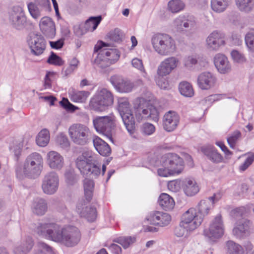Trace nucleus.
Listing matches in <instances>:
<instances>
[{
	"label": "nucleus",
	"mask_w": 254,
	"mask_h": 254,
	"mask_svg": "<svg viewBox=\"0 0 254 254\" xmlns=\"http://www.w3.org/2000/svg\"><path fill=\"white\" fill-rule=\"evenodd\" d=\"M76 165L83 175L97 178L101 173V163L90 151H84L77 157Z\"/></svg>",
	"instance_id": "1"
},
{
	"label": "nucleus",
	"mask_w": 254,
	"mask_h": 254,
	"mask_svg": "<svg viewBox=\"0 0 254 254\" xmlns=\"http://www.w3.org/2000/svg\"><path fill=\"white\" fill-rule=\"evenodd\" d=\"M33 2L41 7L43 10H47L50 7L49 0H34Z\"/></svg>",
	"instance_id": "63"
},
{
	"label": "nucleus",
	"mask_w": 254,
	"mask_h": 254,
	"mask_svg": "<svg viewBox=\"0 0 254 254\" xmlns=\"http://www.w3.org/2000/svg\"><path fill=\"white\" fill-rule=\"evenodd\" d=\"M230 4L229 0H211V8L216 13L224 12Z\"/></svg>",
	"instance_id": "37"
},
{
	"label": "nucleus",
	"mask_w": 254,
	"mask_h": 254,
	"mask_svg": "<svg viewBox=\"0 0 254 254\" xmlns=\"http://www.w3.org/2000/svg\"><path fill=\"white\" fill-rule=\"evenodd\" d=\"M216 82V77L210 72H203L197 77V85L202 90L210 89L215 86Z\"/></svg>",
	"instance_id": "23"
},
{
	"label": "nucleus",
	"mask_w": 254,
	"mask_h": 254,
	"mask_svg": "<svg viewBox=\"0 0 254 254\" xmlns=\"http://www.w3.org/2000/svg\"><path fill=\"white\" fill-rule=\"evenodd\" d=\"M102 20L101 16L91 17L88 19L83 24L82 30L87 31H93L95 30Z\"/></svg>",
	"instance_id": "38"
},
{
	"label": "nucleus",
	"mask_w": 254,
	"mask_h": 254,
	"mask_svg": "<svg viewBox=\"0 0 254 254\" xmlns=\"http://www.w3.org/2000/svg\"><path fill=\"white\" fill-rule=\"evenodd\" d=\"M108 46L109 44L102 41L98 42L94 47V54L100 51L101 55L105 56L113 64L119 60L120 53L116 49H104V47Z\"/></svg>",
	"instance_id": "20"
},
{
	"label": "nucleus",
	"mask_w": 254,
	"mask_h": 254,
	"mask_svg": "<svg viewBox=\"0 0 254 254\" xmlns=\"http://www.w3.org/2000/svg\"><path fill=\"white\" fill-rule=\"evenodd\" d=\"M179 121V118L178 115L175 112L169 111L164 116V128L167 131H172L176 128Z\"/></svg>",
	"instance_id": "27"
},
{
	"label": "nucleus",
	"mask_w": 254,
	"mask_h": 254,
	"mask_svg": "<svg viewBox=\"0 0 254 254\" xmlns=\"http://www.w3.org/2000/svg\"><path fill=\"white\" fill-rule=\"evenodd\" d=\"M64 176L66 183L69 185H73L76 182V176L73 169L66 170Z\"/></svg>",
	"instance_id": "55"
},
{
	"label": "nucleus",
	"mask_w": 254,
	"mask_h": 254,
	"mask_svg": "<svg viewBox=\"0 0 254 254\" xmlns=\"http://www.w3.org/2000/svg\"><path fill=\"white\" fill-rule=\"evenodd\" d=\"M135 117L138 122L144 120L157 122L159 113L156 108L143 98H137L134 103Z\"/></svg>",
	"instance_id": "3"
},
{
	"label": "nucleus",
	"mask_w": 254,
	"mask_h": 254,
	"mask_svg": "<svg viewBox=\"0 0 254 254\" xmlns=\"http://www.w3.org/2000/svg\"><path fill=\"white\" fill-rule=\"evenodd\" d=\"M201 150L208 158L214 163H218L223 160L222 155L213 148L204 147L202 148Z\"/></svg>",
	"instance_id": "35"
},
{
	"label": "nucleus",
	"mask_w": 254,
	"mask_h": 254,
	"mask_svg": "<svg viewBox=\"0 0 254 254\" xmlns=\"http://www.w3.org/2000/svg\"><path fill=\"white\" fill-rule=\"evenodd\" d=\"M56 142L61 148L64 149L69 147L70 145L67 136L63 133L60 134L57 136Z\"/></svg>",
	"instance_id": "53"
},
{
	"label": "nucleus",
	"mask_w": 254,
	"mask_h": 254,
	"mask_svg": "<svg viewBox=\"0 0 254 254\" xmlns=\"http://www.w3.org/2000/svg\"><path fill=\"white\" fill-rule=\"evenodd\" d=\"M33 242L31 238H28L20 246L14 250V254H27L32 248Z\"/></svg>",
	"instance_id": "39"
},
{
	"label": "nucleus",
	"mask_w": 254,
	"mask_h": 254,
	"mask_svg": "<svg viewBox=\"0 0 254 254\" xmlns=\"http://www.w3.org/2000/svg\"><path fill=\"white\" fill-rule=\"evenodd\" d=\"M254 161V154H252L251 156L248 157L244 163L240 166V169L242 171L246 170L248 168V167L252 164Z\"/></svg>",
	"instance_id": "64"
},
{
	"label": "nucleus",
	"mask_w": 254,
	"mask_h": 254,
	"mask_svg": "<svg viewBox=\"0 0 254 254\" xmlns=\"http://www.w3.org/2000/svg\"><path fill=\"white\" fill-rule=\"evenodd\" d=\"M84 195L82 198L86 199V202H90L93 197L94 189V182L92 179L85 178L83 181Z\"/></svg>",
	"instance_id": "33"
},
{
	"label": "nucleus",
	"mask_w": 254,
	"mask_h": 254,
	"mask_svg": "<svg viewBox=\"0 0 254 254\" xmlns=\"http://www.w3.org/2000/svg\"><path fill=\"white\" fill-rule=\"evenodd\" d=\"M37 247V250L34 254H54L53 248L43 242H39Z\"/></svg>",
	"instance_id": "46"
},
{
	"label": "nucleus",
	"mask_w": 254,
	"mask_h": 254,
	"mask_svg": "<svg viewBox=\"0 0 254 254\" xmlns=\"http://www.w3.org/2000/svg\"><path fill=\"white\" fill-rule=\"evenodd\" d=\"M8 20L12 27L22 30L27 25V17L23 8L19 6H13L9 12Z\"/></svg>",
	"instance_id": "10"
},
{
	"label": "nucleus",
	"mask_w": 254,
	"mask_h": 254,
	"mask_svg": "<svg viewBox=\"0 0 254 254\" xmlns=\"http://www.w3.org/2000/svg\"><path fill=\"white\" fill-rule=\"evenodd\" d=\"M50 140V134L49 131L44 129L42 130L39 133L36 138V143L39 146H46Z\"/></svg>",
	"instance_id": "42"
},
{
	"label": "nucleus",
	"mask_w": 254,
	"mask_h": 254,
	"mask_svg": "<svg viewBox=\"0 0 254 254\" xmlns=\"http://www.w3.org/2000/svg\"><path fill=\"white\" fill-rule=\"evenodd\" d=\"M224 228L221 215L216 216L211 223L209 228L205 229L203 234L209 239H218L224 234Z\"/></svg>",
	"instance_id": "14"
},
{
	"label": "nucleus",
	"mask_w": 254,
	"mask_h": 254,
	"mask_svg": "<svg viewBox=\"0 0 254 254\" xmlns=\"http://www.w3.org/2000/svg\"><path fill=\"white\" fill-rule=\"evenodd\" d=\"M193 225H190V226L189 225L186 226L185 224H182V222H181L180 225L175 228L174 234L177 237H183L185 235L186 232L193 231Z\"/></svg>",
	"instance_id": "49"
},
{
	"label": "nucleus",
	"mask_w": 254,
	"mask_h": 254,
	"mask_svg": "<svg viewBox=\"0 0 254 254\" xmlns=\"http://www.w3.org/2000/svg\"><path fill=\"white\" fill-rule=\"evenodd\" d=\"M181 222L186 226L194 225L193 230H195L201 224L202 219L201 217L198 216L195 208H190L183 214Z\"/></svg>",
	"instance_id": "21"
},
{
	"label": "nucleus",
	"mask_w": 254,
	"mask_h": 254,
	"mask_svg": "<svg viewBox=\"0 0 254 254\" xmlns=\"http://www.w3.org/2000/svg\"><path fill=\"white\" fill-rule=\"evenodd\" d=\"M151 43L155 51L161 56H167L173 53L176 49L174 40L169 35L158 34L154 35Z\"/></svg>",
	"instance_id": "4"
},
{
	"label": "nucleus",
	"mask_w": 254,
	"mask_h": 254,
	"mask_svg": "<svg viewBox=\"0 0 254 254\" xmlns=\"http://www.w3.org/2000/svg\"><path fill=\"white\" fill-rule=\"evenodd\" d=\"M206 42L209 49L217 50L225 44L224 35L220 32L214 31L208 36Z\"/></svg>",
	"instance_id": "26"
},
{
	"label": "nucleus",
	"mask_w": 254,
	"mask_h": 254,
	"mask_svg": "<svg viewBox=\"0 0 254 254\" xmlns=\"http://www.w3.org/2000/svg\"><path fill=\"white\" fill-rule=\"evenodd\" d=\"M59 185V178L58 174L54 171H51L44 176L42 181V189L45 194L52 195L57 191Z\"/></svg>",
	"instance_id": "13"
},
{
	"label": "nucleus",
	"mask_w": 254,
	"mask_h": 254,
	"mask_svg": "<svg viewBox=\"0 0 254 254\" xmlns=\"http://www.w3.org/2000/svg\"><path fill=\"white\" fill-rule=\"evenodd\" d=\"M245 41L249 49L252 51H254V33H247L245 36Z\"/></svg>",
	"instance_id": "62"
},
{
	"label": "nucleus",
	"mask_w": 254,
	"mask_h": 254,
	"mask_svg": "<svg viewBox=\"0 0 254 254\" xmlns=\"http://www.w3.org/2000/svg\"><path fill=\"white\" fill-rule=\"evenodd\" d=\"M68 132L71 140L76 144L84 145L90 140L89 128L84 125L76 124L72 125L68 129Z\"/></svg>",
	"instance_id": "8"
},
{
	"label": "nucleus",
	"mask_w": 254,
	"mask_h": 254,
	"mask_svg": "<svg viewBox=\"0 0 254 254\" xmlns=\"http://www.w3.org/2000/svg\"><path fill=\"white\" fill-rule=\"evenodd\" d=\"M47 163L51 169L60 170L64 165V159L58 152L51 151L47 154Z\"/></svg>",
	"instance_id": "24"
},
{
	"label": "nucleus",
	"mask_w": 254,
	"mask_h": 254,
	"mask_svg": "<svg viewBox=\"0 0 254 254\" xmlns=\"http://www.w3.org/2000/svg\"><path fill=\"white\" fill-rule=\"evenodd\" d=\"M27 7L31 16L34 19H38L42 15V13L44 10L33 2L28 3Z\"/></svg>",
	"instance_id": "44"
},
{
	"label": "nucleus",
	"mask_w": 254,
	"mask_h": 254,
	"mask_svg": "<svg viewBox=\"0 0 254 254\" xmlns=\"http://www.w3.org/2000/svg\"><path fill=\"white\" fill-rule=\"evenodd\" d=\"M31 53L34 55H41L46 48V41L44 37L38 33H31L27 40Z\"/></svg>",
	"instance_id": "15"
},
{
	"label": "nucleus",
	"mask_w": 254,
	"mask_h": 254,
	"mask_svg": "<svg viewBox=\"0 0 254 254\" xmlns=\"http://www.w3.org/2000/svg\"><path fill=\"white\" fill-rule=\"evenodd\" d=\"M196 23L194 17L189 14L180 15L174 21V26L179 32L191 30L194 28Z\"/></svg>",
	"instance_id": "18"
},
{
	"label": "nucleus",
	"mask_w": 254,
	"mask_h": 254,
	"mask_svg": "<svg viewBox=\"0 0 254 254\" xmlns=\"http://www.w3.org/2000/svg\"><path fill=\"white\" fill-rule=\"evenodd\" d=\"M241 133L240 131L236 130L227 138V141L231 148H234L236 142L241 137Z\"/></svg>",
	"instance_id": "59"
},
{
	"label": "nucleus",
	"mask_w": 254,
	"mask_h": 254,
	"mask_svg": "<svg viewBox=\"0 0 254 254\" xmlns=\"http://www.w3.org/2000/svg\"><path fill=\"white\" fill-rule=\"evenodd\" d=\"M213 207L212 204L208 199L201 200L199 202L197 206V214L199 217H201L202 221Z\"/></svg>",
	"instance_id": "32"
},
{
	"label": "nucleus",
	"mask_w": 254,
	"mask_h": 254,
	"mask_svg": "<svg viewBox=\"0 0 254 254\" xmlns=\"http://www.w3.org/2000/svg\"><path fill=\"white\" fill-rule=\"evenodd\" d=\"M179 91L182 95L187 97H191L194 95L192 86L187 81H183L180 83Z\"/></svg>",
	"instance_id": "43"
},
{
	"label": "nucleus",
	"mask_w": 254,
	"mask_h": 254,
	"mask_svg": "<svg viewBox=\"0 0 254 254\" xmlns=\"http://www.w3.org/2000/svg\"><path fill=\"white\" fill-rule=\"evenodd\" d=\"M183 186V182L180 180H175L169 181L168 183V189L172 192H178Z\"/></svg>",
	"instance_id": "52"
},
{
	"label": "nucleus",
	"mask_w": 254,
	"mask_h": 254,
	"mask_svg": "<svg viewBox=\"0 0 254 254\" xmlns=\"http://www.w3.org/2000/svg\"><path fill=\"white\" fill-rule=\"evenodd\" d=\"M43 158L38 153H33L26 158L23 169L21 168L16 169V175L20 179L24 177L35 179L38 177L42 168Z\"/></svg>",
	"instance_id": "2"
},
{
	"label": "nucleus",
	"mask_w": 254,
	"mask_h": 254,
	"mask_svg": "<svg viewBox=\"0 0 254 254\" xmlns=\"http://www.w3.org/2000/svg\"><path fill=\"white\" fill-rule=\"evenodd\" d=\"M47 62L50 64L59 66L63 65L64 63L62 58L57 56L53 52H51V54L49 56Z\"/></svg>",
	"instance_id": "57"
},
{
	"label": "nucleus",
	"mask_w": 254,
	"mask_h": 254,
	"mask_svg": "<svg viewBox=\"0 0 254 254\" xmlns=\"http://www.w3.org/2000/svg\"><path fill=\"white\" fill-rule=\"evenodd\" d=\"M158 202L160 206L166 211L172 210L175 205L173 198L167 193H162L160 195Z\"/></svg>",
	"instance_id": "34"
},
{
	"label": "nucleus",
	"mask_w": 254,
	"mask_h": 254,
	"mask_svg": "<svg viewBox=\"0 0 254 254\" xmlns=\"http://www.w3.org/2000/svg\"><path fill=\"white\" fill-rule=\"evenodd\" d=\"M168 6L172 12L177 13L184 9L185 4L181 0H171L168 2Z\"/></svg>",
	"instance_id": "48"
},
{
	"label": "nucleus",
	"mask_w": 254,
	"mask_h": 254,
	"mask_svg": "<svg viewBox=\"0 0 254 254\" xmlns=\"http://www.w3.org/2000/svg\"><path fill=\"white\" fill-rule=\"evenodd\" d=\"M110 80L116 90L121 93H129L134 88V83L118 75L112 76Z\"/></svg>",
	"instance_id": "17"
},
{
	"label": "nucleus",
	"mask_w": 254,
	"mask_h": 254,
	"mask_svg": "<svg viewBox=\"0 0 254 254\" xmlns=\"http://www.w3.org/2000/svg\"><path fill=\"white\" fill-rule=\"evenodd\" d=\"M179 63V60L175 57L165 59L158 66L157 75L162 77L169 75L178 66Z\"/></svg>",
	"instance_id": "19"
},
{
	"label": "nucleus",
	"mask_w": 254,
	"mask_h": 254,
	"mask_svg": "<svg viewBox=\"0 0 254 254\" xmlns=\"http://www.w3.org/2000/svg\"><path fill=\"white\" fill-rule=\"evenodd\" d=\"M183 188L186 194L192 196L199 191V187L193 179H186L183 181Z\"/></svg>",
	"instance_id": "31"
},
{
	"label": "nucleus",
	"mask_w": 254,
	"mask_h": 254,
	"mask_svg": "<svg viewBox=\"0 0 254 254\" xmlns=\"http://www.w3.org/2000/svg\"><path fill=\"white\" fill-rule=\"evenodd\" d=\"M108 36L110 40L117 43H121L124 38V34L121 29L117 28L110 31L108 33Z\"/></svg>",
	"instance_id": "47"
},
{
	"label": "nucleus",
	"mask_w": 254,
	"mask_h": 254,
	"mask_svg": "<svg viewBox=\"0 0 254 254\" xmlns=\"http://www.w3.org/2000/svg\"><path fill=\"white\" fill-rule=\"evenodd\" d=\"M39 26L43 33L49 38H53L56 35V28L54 21L49 17L41 18Z\"/></svg>",
	"instance_id": "25"
},
{
	"label": "nucleus",
	"mask_w": 254,
	"mask_h": 254,
	"mask_svg": "<svg viewBox=\"0 0 254 254\" xmlns=\"http://www.w3.org/2000/svg\"><path fill=\"white\" fill-rule=\"evenodd\" d=\"M63 229L60 225L54 223H40L37 226L36 232L39 235L60 243L63 235Z\"/></svg>",
	"instance_id": "9"
},
{
	"label": "nucleus",
	"mask_w": 254,
	"mask_h": 254,
	"mask_svg": "<svg viewBox=\"0 0 254 254\" xmlns=\"http://www.w3.org/2000/svg\"><path fill=\"white\" fill-rule=\"evenodd\" d=\"M214 63L217 70L221 73L229 72L231 69V66L227 58L223 54H216L214 58Z\"/></svg>",
	"instance_id": "28"
},
{
	"label": "nucleus",
	"mask_w": 254,
	"mask_h": 254,
	"mask_svg": "<svg viewBox=\"0 0 254 254\" xmlns=\"http://www.w3.org/2000/svg\"><path fill=\"white\" fill-rule=\"evenodd\" d=\"M251 222L247 219L240 220L237 226L233 229V234L239 238H243L248 234Z\"/></svg>",
	"instance_id": "29"
},
{
	"label": "nucleus",
	"mask_w": 254,
	"mask_h": 254,
	"mask_svg": "<svg viewBox=\"0 0 254 254\" xmlns=\"http://www.w3.org/2000/svg\"><path fill=\"white\" fill-rule=\"evenodd\" d=\"M93 142L95 148L100 154L104 156H108L110 155L111 149L104 140L96 136L93 139Z\"/></svg>",
	"instance_id": "30"
},
{
	"label": "nucleus",
	"mask_w": 254,
	"mask_h": 254,
	"mask_svg": "<svg viewBox=\"0 0 254 254\" xmlns=\"http://www.w3.org/2000/svg\"><path fill=\"white\" fill-rule=\"evenodd\" d=\"M146 219L150 224L164 227L169 224L171 218L168 213L157 211L150 214Z\"/></svg>",
	"instance_id": "22"
},
{
	"label": "nucleus",
	"mask_w": 254,
	"mask_h": 254,
	"mask_svg": "<svg viewBox=\"0 0 254 254\" xmlns=\"http://www.w3.org/2000/svg\"><path fill=\"white\" fill-rule=\"evenodd\" d=\"M239 9L245 12H250L254 7V0H235Z\"/></svg>",
	"instance_id": "41"
},
{
	"label": "nucleus",
	"mask_w": 254,
	"mask_h": 254,
	"mask_svg": "<svg viewBox=\"0 0 254 254\" xmlns=\"http://www.w3.org/2000/svg\"><path fill=\"white\" fill-rule=\"evenodd\" d=\"M96 58L94 60V63L98 65V66L102 69L109 66L112 64L105 56L101 55V52L99 51L96 54Z\"/></svg>",
	"instance_id": "45"
},
{
	"label": "nucleus",
	"mask_w": 254,
	"mask_h": 254,
	"mask_svg": "<svg viewBox=\"0 0 254 254\" xmlns=\"http://www.w3.org/2000/svg\"><path fill=\"white\" fill-rule=\"evenodd\" d=\"M93 122L97 131L102 133L113 142L112 135L115 127V118L110 116H99L96 117Z\"/></svg>",
	"instance_id": "7"
},
{
	"label": "nucleus",
	"mask_w": 254,
	"mask_h": 254,
	"mask_svg": "<svg viewBox=\"0 0 254 254\" xmlns=\"http://www.w3.org/2000/svg\"><path fill=\"white\" fill-rule=\"evenodd\" d=\"M231 55L235 63L243 64L246 61V59L244 54L237 50H234L232 51Z\"/></svg>",
	"instance_id": "54"
},
{
	"label": "nucleus",
	"mask_w": 254,
	"mask_h": 254,
	"mask_svg": "<svg viewBox=\"0 0 254 254\" xmlns=\"http://www.w3.org/2000/svg\"><path fill=\"white\" fill-rule=\"evenodd\" d=\"M131 64L134 67L137 68L142 73L143 77H147V74L144 68L142 60L137 58H134L132 60Z\"/></svg>",
	"instance_id": "56"
},
{
	"label": "nucleus",
	"mask_w": 254,
	"mask_h": 254,
	"mask_svg": "<svg viewBox=\"0 0 254 254\" xmlns=\"http://www.w3.org/2000/svg\"><path fill=\"white\" fill-rule=\"evenodd\" d=\"M161 165L169 167L175 174H180L184 169V161L182 158L175 153L163 155L160 160Z\"/></svg>",
	"instance_id": "12"
},
{
	"label": "nucleus",
	"mask_w": 254,
	"mask_h": 254,
	"mask_svg": "<svg viewBox=\"0 0 254 254\" xmlns=\"http://www.w3.org/2000/svg\"><path fill=\"white\" fill-rule=\"evenodd\" d=\"M113 103L114 97L112 93L106 89H102L91 99L89 106L95 111L103 112L108 107L112 106Z\"/></svg>",
	"instance_id": "5"
},
{
	"label": "nucleus",
	"mask_w": 254,
	"mask_h": 254,
	"mask_svg": "<svg viewBox=\"0 0 254 254\" xmlns=\"http://www.w3.org/2000/svg\"><path fill=\"white\" fill-rule=\"evenodd\" d=\"M227 254H244L243 248L233 241L226 242Z\"/></svg>",
	"instance_id": "40"
},
{
	"label": "nucleus",
	"mask_w": 254,
	"mask_h": 254,
	"mask_svg": "<svg viewBox=\"0 0 254 254\" xmlns=\"http://www.w3.org/2000/svg\"><path fill=\"white\" fill-rule=\"evenodd\" d=\"M118 110L128 132L132 134L135 130V121L128 100L120 98L118 101Z\"/></svg>",
	"instance_id": "6"
},
{
	"label": "nucleus",
	"mask_w": 254,
	"mask_h": 254,
	"mask_svg": "<svg viewBox=\"0 0 254 254\" xmlns=\"http://www.w3.org/2000/svg\"><path fill=\"white\" fill-rule=\"evenodd\" d=\"M89 202H86V199L82 198L79 200L76 205V211L81 217L85 218L88 221L93 222L97 217L95 207L87 206Z\"/></svg>",
	"instance_id": "16"
},
{
	"label": "nucleus",
	"mask_w": 254,
	"mask_h": 254,
	"mask_svg": "<svg viewBox=\"0 0 254 254\" xmlns=\"http://www.w3.org/2000/svg\"><path fill=\"white\" fill-rule=\"evenodd\" d=\"M161 167L157 170V174L160 177H167L169 176L174 175L175 174L169 167H165L161 165Z\"/></svg>",
	"instance_id": "61"
},
{
	"label": "nucleus",
	"mask_w": 254,
	"mask_h": 254,
	"mask_svg": "<svg viewBox=\"0 0 254 254\" xmlns=\"http://www.w3.org/2000/svg\"><path fill=\"white\" fill-rule=\"evenodd\" d=\"M89 95V92L88 91H78L72 95L71 99L74 102L83 103L85 102Z\"/></svg>",
	"instance_id": "51"
},
{
	"label": "nucleus",
	"mask_w": 254,
	"mask_h": 254,
	"mask_svg": "<svg viewBox=\"0 0 254 254\" xmlns=\"http://www.w3.org/2000/svg\"><path fill=\"white\" fill-rule=\"evenodd\" d=\"M114 241L121 245L124 249H127L135 242V238L131 236L120 237L114 240Z\"/></svg>",
	"instance_id": "50"
},
{
	"label": "nucleus",
	"mask_w": 254,
	"mask_h": 254,
	"mask_svg": "<svg viewBox=\"0 0 254 254\" xmlns=\"http://www.w3.org/2000/svg\"><path fill=\"white\" fill-rule=\"evenodd\" d=\"M140 129L143 134L149 135L154 132L155 128L152 124L146 123L141 126Z\"/></svg>",
	"instance_id": "58"
},
{
	"label": "nucleus",
	"mask_w": 254,
	"mask_h": 254,
	"mask_svg": "<svg viewBox=\"0 0 254 254\" xmlns=\"http://www.w3.org/2000/svg\"><path fill=\"white\" fill-rule=\"evenodd\" d=\"M60 105L68 111L74 112L77 107L71 104L67 99L63 98L62 100L59 102Z\"/></svg>",
	"instance_id": "60"
},
{
	"label": "nucleus",
	"mask_w": 254,
	"mask_h": 254,
	"mask_svg": "<svg viewBox=\"0 0 254 254\" xmlns=\"http://www.w3.org/2000/svg\"><path fill=\"white\" fill-rule=\"evenodd\" d=\"M48 209L46 201L43 198L36 199L33 203L32 211L38 215H43Z\"/></svg>",
	"instance_id": "36"
},
{
	"label": "nucleus",
	"mask_w": 254,
	"mask_h": 254,
	"mask_svg": "<svg viewBox=\"0 0 254 254\" xmlns=\"http://www.w3.org/2000/svg\"><path fill=\"white\" fill-rule=\"evenodd\" d=\"M79 229L73 226H67L63 229V235L60 243L67 247L76 246L81 240Z\"/></svg>",
	"instance_id": "11"
}]
</instances>
